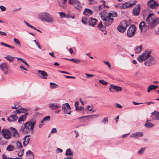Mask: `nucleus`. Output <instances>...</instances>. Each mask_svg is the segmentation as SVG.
I'll return each instance as SVG.
<instances>
[{
	"instance_id": "a878e982",
	"label": "nucleus",
	"mask_w": 159,
	"mask_h": 159,
	"mask_svg": "<svg viewBox=\"0 0 159 159\" xmlns=\"http://www.w3.org/2000/svg\"><path fill=\"white\" fill-rule=\"evenodd\" d=\"M29 136H30L29 135H27L23 138V144L25 146H26L29 143L30 138L29 137Z\"/></svg>"
},
{
	"instance_id": "a18cd8bd",
	"label": "nucleus",
	"mask_w": 159,
	"mask_h": 159,
	"mask_svg": "<svg viewBox=\"0 0 159 159\" xmlns=\"http://www.w3.org/2000/svg\"><path fill=\"white\" fill-rule=\"evenodd\" d=\"M14 41L15 42L16 44L17 45H20V43L19 41L17 39L15 38L14 39Z\"/></svg>"
},
{
	"instance_id": "ea45409f",
	"label": "nucleus",
	"mask_w": 159,
	"mask_h": 159,
	"mask_svg": "<svg viewBox=\"0 0 159 159\" xmlns=\"http://www.w3.org/2000/svg\"><path fill=\"white\" fill-rule=\"evenodd\" d=\"M50 87L52 89L58 87V86L55 83L51 82L50 83Z\"/></svg>"
},
{
	"instance_id": "a211bd4d",
	"label": "nucleus",
	"mask_w": 159,
	"mask_h": 159,
	"mask_svg": "<svg viewBox=\"0 0 159 159\" xmlns=\"http://www.w3.org/2000/svg\"><path fill=\"white\" fill-rule=\"evenodd\" d=\"M122 89L121 87L115 86L113 84L111 85L109 88L110 91L111 92H113V90L118 92L121 91Z\"/></svg>"
},
{
	"instance_id": "7ed1b4c3",
	"label": "nucleus",
	"mask_w": 159,
	"mask_h": 159,
	"mask_svg": "<svg viewBox=\"0 0 159 159\" xmlns=\"http://www.w3.org/2000/svg\"><path fill=\"white\" fill-rule=\"evenodd\" d=\"M102 20L104 21L103 24L106 26L111 25L113 22L114 19L110 18L105 14H102L101 16Z\"/></svg>"
},
{
	"instance_id": "0eeeda50",
	"label": "nucleus",
	"mask_w": 159,
	"mask_h": 159,
	"mask_svg": "<svg viewBox=\"0 0 159 159\" xmlns=\"http://www.w3.org/2000/svg\"><path fill=\"white\" fill-rule=\"evenodd\" d=\"M156 61L155 58L150 55V54H149V57L144 62V65L148 66L156 64Z\"/></svg>"
},
{
	"instance_id": "aec40b11",
	"label": "nucleus",
	"mask_w": 159,
	"mask_h": 159,
	"mask_svg": "<svg viewBox=\"0 0 159 159\" xmlns=\"http://www.w3.org/2000/svg\"><path fill=\"white\" fill-rule=\"evenodd\" d=\"M143 136V133L142 132H136L131 134V137L138 138Z\"/></svg>"
},
{
	"instance_id": "3c124183",
	"label": "nucleus",
	"mask_w": 159,
	"mask_h": 159,
	"mask_svg": "<svg viewBox=\"0 0 159 159\" xmlns=\"http://www.w3.org/2000/svg\"><path fill=\"white\" fill-rule=\"evenodd\" d=\"M57 132V129L56 128H53L52 129L51 133H55Z\"/></svg>"
},
{
	"instance_id": "f3484780",
	"label": "nucleus",
	"mask_w": 159,
	"mask_h": 159,
	"mask_svg": "<svg viewBox=\"0 0 159 159\" xmlns=\"http://www.w3.org/2000/svg\"><path fill=\"white\" fill-rule=\"evenodd\" d=\"M140 10V5L137 4L136 7H134L133 10V14L134 16H138L139 15Z\"/></svg>"
},
{
	"instance_id": "f03ea898",
	"label": "nucleus",
	"mask_w": 159,
	"mask_h": 159,
	"mask_svg": "<svg viewBox=\"0 0 159 159\" xmlns=\"http://www.w3.org/2000/svg\"><path fill=\"white\" fill-rule=\"evenodd\" d=\"M39 18L43 21L52 23L54 21V19L52 16L47 12H43L39 14Z\"/></svg>"
},
{
	"instance_id": "052dcab7",
	"label": "nucleus",
	"mask_w": 159,
	"mask_h": 159,
	"mask_svg": "<svg viewBox=\"0 0 159 159\" xmlns=\"http://www.w3.org/2000/svg\"><path fill=\"white\" fill-rule=\"evenodd\" d=\"M24 22H25V24L28 27L31 28L32 25H30L29 23L28 22H26L25 20H24Z\"/></svg>"
},
{
	"instance_id": "f704fd0d",
	"label": "nucleus",
	"mask_w": 159,
	"mask_h": 159,
	"mask_svg": "<svg viewBox=\"0 0 159 159\" xmlns=\"http://www.w3.org/2000/svg\"><path fill=\"white\" fill-rule=\"evenodd\" d=\"M152 116H153L155 119L157 120H159V112H156L155 111L154 112L152 113Z\"/></svg>"
},
{
	"instance_id": "473e14b6",
	"label": "nucleus",
	"mask_w": 159,
	"mask_h": 159,
	"mask_svg": "<svg viewBox=\"0 0 159 159\" xmlns=\"http://www.w3.org/2000/svg\"><path fill=\"white\" fill-rule=\"evenodd\" d=\"M89 17L88 16H84L83 17L82 19V22L84 24H87V20Z\"/></svg>"
},
{
	"instance_id": "9d476101",
	"label": "nucleus",
	"mask_w": 159,
	"mask_h": 159,
	"mask_svg": "<svg viewBox=\"0 0 159 159\" xmlns=\"http://www.w3.org/2000/svg\"><path fill=\"white\" fill-rule=\"evenodd\" d=\"M12 109H15L16 110L13 111V113H16V112L18 114H20L21 112H24L28 109H25L23 108L21 106L19 105H15L14 107H11Z\"/></svg>"
},
{
	"instance_id": "f257e3e1",
	"label": "nucleus",
	"mask_w": 159,
	"mask_h": 159,
	"mask_svg": "<svg viewBox=\"0 0 159 159\" xmlns=\"http://www.w3.org/2000/svg\"><path fill=\"white\" fill-rule=\"evenodd\" d=\"M36 122V120L35 118L31 119L29 121L25 122L21 126L20 129V131L26 134L31 131L33 133Z\"/></svg>"
},
{
	"instance_id": "6e6d98bb",
	"label": "nucleus",
	"mask_w": 159,
	"mask_h": 159,
	"mask_svg": "<svg viewBox=\"0 0 159 159\" xmlns=\"http://www.w3.org/2000/svg\"><path fill=\"white\" fill-rule=\"evenodd\" d=\"M0 8L1 9V11H5L6 9V7L3 6H0Z\"/></svg>"
},
{
	"instance_id": "bb28decb",
	"label": "nucleus",
	"mask_w": 159,
	"mask_h": 159,
	"mask_svg": "<svg viewBox=\"0 0 159 159\" xmlns=\"http://www.w3.org/2000/svg\"><path fill=\"white\" fill-rule=\"evenodd\" d=\"M26 154L29 157V159H33L34 158V154L31 151H28L26 152Z\"/></svg>"
},
{
	"instance_id": "de8ad7c7",
	"label": "nucleus",
	"mask_w": 159,
	"mask_h": 159,
	"mask_svg": "<svg viewBox=\"0 0 159 159\" xmlns=\"http://www.w3.org/2000/svg\"><path fill=\"white\" fill-rule=\"evenodd\" d=\"M59 13L60 17L61 18H64L66 16V14L63 12H60Z\"/></svg>"
},
{
	"instance_id": "e433bc0d",
	"label": "nucleus",
	"mask_w": 159,
	"mask_h": 159,
	"mask_svg": "<svg viewBox=\"0 0 159 159\" xmlns=\"http://www.w3.org/2000/svg\"><path fill=\"white\" fill-rule=\"evenodd\" d=\"M65 154L66 156H68L70 155H73V152L71 151L70 149L68 148L66 150Z\"/></svg>"
},
{
	"instance_id": "7c9ffc66",
	"label": "nucleus",
	"mask_w": 159,
	"mask_h": 159,
	"mask_svg": "<svg viewBox=\"0 0 159 159\" xmlns=\"http://www.w3.org/2000/svg\"><path fill=\"white\" fill-rule=\"evenodd\" d=\"M142 45H141L139 47H136L134 49L135 52L136 53H139L142 50Z\"/></svg>"
},
{
	"instance_id": "338daca9",
	"label": "nucleus",
	"mask_w": 159,
	"mask_h": 159,
	"mask_svg": "<svg viewBox=\"0 0 159 159\" xmlns=\"http://www.w3.org/2000/svg\"><path fill=\"white\" fill-rule=\"evenodd\" d=\"M49 54L50 55V56L54 57H55L54 56V53L53 52H50L49 53Z\"/></svg>"
},
{
	"instance_id": "ddd939ff",
	"label": "nucleus",
	"mask_w": 159,
	"mask_h": 159,
	"mask_svg": "<svg viewBox=\"0 0 159 159\" xmlns=\"http://www.w3.org/2000/svg\"><path fill=\"white\" fill-rule=\"evenodd\" d=\"M2 136L7 139H10V131L6 129H3L1 132Z\"/></svg>"
},
{
	"instance_id": "c85d7f7f",
	"label": "nucleus",
	"mask_w": 159,
	"mask_h": 159,
	"mask_svg": "<svg viewBox=\"0 0 159 159\" xmlns=\"http://www.w3.org/2000/svg\"><path fill=\"white\" fill-rule=\"evenodd\" d=\"M158 88V86L157 85H150L148 87L147 89V91L148 93H149L150 92V91L152 90L156 89Z\"/></svg>"
},
{
	"instance_id": "4be33fe9",
	"label": "nucleus",
	"mask_w": 159,
	"mask_h": 159,
	"mask_svg": "<svg viewBox=\"0 0 159 159\" xmlns=\"http://www.w3.org/2000/svg\"><path fill=\"white\" fill-rule=\"evenodd\" d=\"M97 21V20L96 19L90 17L89 21V25L93 27L96 24Z\"/></svg>"
},
{
	"instance_id": "cd10ccee",
	"label": "nucleus",
	"mask_w": 159,
	"mask_h": 159,
	"mask_svg": "<svg viewBox=\"0 0 159 159\" xmlns=\"http://www.w3.org/2000/svg\"><path fill=\"white\" fill-rule=\"evenodd\" d=\"M98 27L102 31H105L106 29L105 26L102 25V22L101 21L100 22L98 25Z\"/></svg>"
},
{
	"instance_id": "69168bd1",
	"label": "nucleus",
	"mask_w": 159,
	"mask_h": 159,
	"mask_svg": "<svg viewBox=\"0 0 159 159\" xmlns=\"http://www.w3.org/2000/svg\"><path fill=\"white\" fill-rule=\"evenodd\" d=\"M3 159H10V158H7V155H5V154H4L2 155Z\"/></svg>"
},
{
	"instance_id": "8fccbe9b",
	"label": "nucleus",
	"mask_w": 159,
	"mask_h": 159,
	"mask_svg": "<svg viewBox=\"0 0 159 159\" xmlns=\"http://www.w3.org/2000/svg\"><path fill=\"white\" fill-rule=\"evenodd\" d=\"M81 62V60L80 59H74L73 62L76 64H79Z\"/></svg>"
},
{
	"instance_id": "c9c22d12",
	"label": "nucleus",
	"mask_w": 159,
	"mask_h": 159,
	"mask_svg": "<svg viewBox=\"0 0 159 159\" xmlns=\"http://www.w3.org/2000/svg\"><path fill=\"white\" fill-rule=\"evenodd\" d=\"M98 116V115H90L87 116H83L82 117H80L79 118H81L82 117H88V118H91L93 119V118H97Z\"/></svg>"
},
{
	"instance_id": "412c9836",
	"label": "nucleus",
	"mask_w": 159,
	"mask_h": 159,
	"mask_svg": "<svg viewBox=\"0 0 159 159\" xmlns=\"http://www.w3.org/2000/svg\"><path fill=\"white\" fill-rule=\"evenodd\" d=\"M28 115V113H25L24 115L21 116L18 118V122L21 123V121H25L27 118Z\"/></svg>"
},
{
	"instance_id": "423d86ee",
	"label": "nucleus",
	"mask_w": 159,
	"mask_h": 159,
	"mask_svg": "<svg viewBox=\"0 0 159 159\" xmlns=\"http://www.w3.org/2000/svg\"><path fill=\"white\" fill-rule=\"evenodd\" d=\"M154 15V13H149L146 20V21L147 23L148 24H149L151 26V29H153L156 26L157 24V21L156 20H153L152 22H151V20L149 19V18H151V16Z\"/></svg>"
},
{
	"instance_id": "c03bdc74",
	"label": "nucleus",
	"mask_w": 159,
	"mask_h": 159,
	"mask_svg": "<svg viewBox=\"0 0 159 159\" xmlns=\"http://www.w3.org/2000/svg\"><path fill=\"white\" fill-rule=\"evenodd\" d=\"M99 82L100 83L103 85H107V82L103 80H99Z\"/></svg>"
},
{
	"instance_id": "6ab92c4d",
	"label": "nucleus",
	"mask_w": 159,
	"mask_h": 159,
	"mask_svg": "<svg viewBox=\"0 0 159 159\" xmlns=\"http://www.w3.org/2000/svg\"><path fill=\"white\" fill-rule=\"evenodd\" d=\"M11 130L12 131V135L13 137L16 138H18L20 137L19 134L16 128L11 127Z\"/></svg>"
},
{
	"instance_id": "37998d69",
	"label": "nucleus",
	"mask_w": 159,
	"mask_h": 159,
	"mask_svg": "<svg viewBox=\"0 0 159 159\" xmlns=\"http://www.w3.org/2000/svg\"><path fill=\"white\" fill-rule=\"evenodd\" d=\"M16 145L17 147L19 148H20L22 147V145L21 143L19 141L17 142Z\"/></svg>"
},
{
	"instance_id": "5fc2aeb1",
	"label": "nucleus",
	"mask_w": 159,
	"mask_h": 159,
	"mask_svg": "<svg viewBox=\"0 0 159 159\" xmlns=\"http://www.w3.org/2000/svg\"><path fill=\"white\" fill-rule=\"evenodd\" d=\"M104 63H105L108 66V68H111V66L110 64L109 63V62L108 61H104Z\"/></svg>"
},
{
	"instance_id": "dca6fc26",
	"label": "nucleus",
	"mask_w": 159,
	"mask_h": 159,
	"mask_svg": "<svg viewBox=\"0 0 159 159\" xmlns=\"http://www.w3.org/2000/svg\"><path fill=\"white\" fill-rule=\"evenodd\" d=\"M0 68L5 74H6L8 73L9 69L6 63H1L0 65Z\"/></svg>"
},
{
	"instance_id": "1a4fd4ad",
	"label": "nucleus",
	"mask_w": 159,
	"mask_h": 159,
	"mask_svg": "<svg viewBox=\"0 0 159 159\" xmlns=\"http://www.w3.org/2000/svg\"><path fill=\"white\" fill-rule=\"evenodd\" d=\"M136 30V27L134 25H131L128 28L127 33V35L128 37H131L135 34Z\"/></svg>"
},
{
	"instance_id": "5701e85b",
	"label": "nucleus",
	"mask_w": 159,
	"mask_h": 159,
	"mask_svg": "<svg viewBox=\"0 0 159 159\" xmlns=\"http://www.w3.org/2000/svg\"><path fill=\"white\" fill-rule=\"evenodd\" d=\"M93 13V11L90 9L88 8H85L83 12V14L85 16H89L92 15Z\"/></svg>"
},
{
	"instance_id": "603ef678",
	"label": "nucleus",
	"mask_w": 159,
	"mask_h": 159,
	"mask_svg": "<svg viewBox=\"0 0 159 159\" xmlns=\"http://www.w3.org/2000/svg\"><path fill=\"white\" fill-rule=\"evenodd\" d=\"M108 119L107 117H106L102 121V122L104 123H107L108 122Z\"/></svg>"
},
{
	"instance_id": "6e6552de",
	"label": "nucleus",
	"mask_w": 159,
	"mask_h": 159,
	"mask_svg": "<svg viewBox=\"0 0 159 159\" xmlns=\"http://www.w3.org/2000/svg\"><path fill=\"white\" fill-rule=\"evenodd\" d=\"M68 3L70 5H73L76 9L79 10H81L82 9L80 2L78 0H69Z\"/></svg>"
},
{
	"instance_id": "4468645a",
	"label": "nucleus",
	"mask_w": 159,
	"mask_h": 159,
	"mask_svg": "<svg viewBox=\"0 0 159 159\" xmlns=\"http://www.w3.org/2000/svg\"><path fill=\"white\" fill-rule=\"evenodd\" d=\"M148 6L152 9L155 8L159 6L158 3L154 0H150L147 3Z\"/></svg>"
},
{
	"instance_id": "79ce46f5",
	"label": "nucleus",
	"mask_w": 159,
	"mask_h": 159,
	"mask_svg": "<svg viewBox=\"0 0 159 159\" xmlns=\"http://www.w3.org/2000/svg\"><path fill=\"white\" fill-rule=\"evenodd\" d=\"M146 148H142L138 152V153L139 154H143Z\"/></svg>"
},
{
	"instance_id": "09e8293b",
	"label": "nucleus",
	"mask_w": 159,
	"mask_h": 159,
	"mask_svg": "<svg viewBox=\"0 0 159 159\" xmlns=\"http://www.w3.org/2000/svg\"><path fill=\"white\" fill-rule=\"evenodd\" d=\"M24 152V150H21V151H20L18 153V156L19 157L22 156H23V153Z\"/></svg>"
},
{
	"instance_id": "4c0bfd02",
	"label": "nucleus",
	"mask_w": 159,
	"mask_h": 159,
	"mask_svg": "<svg viewBox=\"0 0 159 159\" xmlns=\"http://www.w3.org/2000/svg\"><path fill=\"white\" fill-rule=\"evenodd\" d=\"M50 116H48L45 117L41 121V123H44L45 121H49L50 120Z\"/></svg>"
},
{
	"instance_id": "0e129e2a",
	"label": "nucleus",
	"mask_w": 159,
	"mask_h": 159,
	"mask_svg": "<svg viewBox=\"0 0 159 159\" xmlns=\"http://www.w3.org/2000/svg\"><path fill=\"white\" fill-rule=\"evenodd\" d=\"M75 134H76L75 137L76 138L77 137L79 136V133L76 131V130H75L74 131Z\"/></svg>"
},
{
	"instance_id": "4d7b16f0",
	"label": "nucleus",
	"mask_w": 159,
	"mask_h": 159,
	"mask_svg": "<svg viewBox=\"0 0 159 159\" xmlns=\"http://www.w3.org/2000/svg\"><path fill=\"white\" fill-rule=\"evenodd\" d=\"M1 44H2V45H3L5 46L6 47H8L9 48H10V45H8L7 44L4 43L3 42H1Z\"/></svg>"
},
{
	"instance_id": "393cba45",
	"label": "nucleus",
	"mask_w": 159,
	"mask_h": 159,
	"mask_svg": "<svg viewBox=\"0 0 159 159\" xmlns=\"http://www.w3.org/2000/svg\"><path fill=\"white\" fill-rule=\"evenodd\" d=\"M49 106L52 110L56 109L60 107V106L57 103H50L49 104Z\"/></svg>"
},
{
	"instance_id": "e2e57ef3",
	"label": "nucleus",
	"mask_w": 159,
	"mask_h": 159,
	"mask_svg": "<svg viewBox=\"0 0 159 159\" xmlns=\"http://www.w3.org/2000/svg\"><path fill=\"white\" fill-rule=\"evenodd\" d=\"M34 42H35L36 43V44H37V46H38V48L39 49H41V47H40L39 44L38 43V42H37L36 40H34Z\"/></svg>"
},
{
	"instance_id": "20e7f679",
	"label": "nucleus",
	"mask_w": 159,
	"mask_h": 159,
	"mask_svg": "<svg viewBox=\"0 0 159 159\" xmlns=\"http://www.w3.org/2000/svg\"><path fill=\"white\" fill-rule=\"evenodd\" d=\"M151 51L148 52L145 51L143 54L139 56L137 58V60L140 62L142 63L143 61H146L149 57Z\"/></svg>"
},
{
	"instance_id": "c756f323",
	"label": "nucleus",
	"mask_w": 159,
	"mask_h": 159,
	"mask_svg": "<svg viewBox=\"0 0 159 159\" xmlns=\"http://www.w3.org/2000/svg\"><path fill=\"white\" fill-rule=\"evenodd\" d=\"M107 16L110 18H111V17H116L117 16V12L115 11H112L111 12L107 14Z\"/></svg>"
},
{
	"instance_id": "864d4df0",
	"label": "nucleus",
	"mask_w": 159,
	"mask_h": 159,
	"mask_svg": "<svg viewBox=\"0 0 159 159\" xmlns=\"http://www.w3.org/2000/svg\"><path fill=\"white\" fill-rule=\"evenodd\" d=\"M116 107L119 108H121L122 107L120 104L118 103H116L115 104Z\"/></svg>"
},
{
	"instance_id": "774afa93",
	"label": "nucleus",
	"mask_w": 159,
	"mask_h": 159,
	"mask_svg": "<svg viewBox=\"0 0 159 159\" xmlns=\"http://www.w3.org/2000/svg\"><path fill=\"white\" fill-rule=\"evenodd\" d=\"M69 51L71 54H72L74 53V52L72 48H70L69 49Z\"/></svg>"
},
{
	"instance_id": "39448f33",
	"label": "nucleus",
	"mask_w": 159,
	"mask_h": 159,
	"mask_svg": "<svg viewBox=\"0 0 159 159\" xmlns=\"http://www.w3.org/2000/svg\"><path fill=\"white\" fill-rule=\"evenodd\" d=\"M129 25L127 22L123 21L121 22L117 27V30L120 33H124L127 27Z\"/></svg>"
},
{
	"instance_id": "680f3d73",
	"label": "nucleus",
	"mask_w": 159,
	"mask_h": 159,
	"mask_svg": "<svg viewBox=\"0 0 159 159\" xmlns=\"http://www.w3.org/2000/svg\"><path fill=\"white\" fill-rule=\"evenodd\" d=\"M20 67L21 69L24 70H26V71L28 70L23 66H20Z\"/></svg>"
},
{
	"instance_id": "13d9d810",
	"label": "nucleus",
	"mask_w": 159,
	"mask_h": 159,
	"mask_svg": "<svg viewBox=\"0 0 159 159\" xmlns=\"http://www.w3.org/2000/svg\"><path fill=\"white\" fill-rule=\"evenodd\" d=\"M64 76H65L66 78H71V79H75V77H74V76H66V75H64Z\"/></svg>"
},
{
	"instance_id": "9b49d317",
	"label": "nucleus",
	"mask_w": 159,
	"mask_h": 159,
	"mask_svg": "<svg viewBox=\"0 0 159 159\" xmlns=\"http://www.w3.org/2000/svg\"><path fill=\"white\" fill-rule=\"evenodd\" d=\"M62 109L65 114L70 115L71 112L70 106L67 103H64L62 105Z\"/></svg>"
},
{
	"instance_id": "bf43d9fd",
	"label": "nucleus",
	"mask_w": 159,
	"mask_h": 159,
	"mask_svg": "<svg viewBox=\"0 0 159 159\" xmlns=\"http://www.w3.org/2000/svg\"><path fill=\"white\" fill-rule=\"evenodd\" d=\"M85 75L87 76V78H90L94 76V75L92 74H86Z\"/></svg>"
},
{
	"instance_id": "2eb2a0df",
	"label": "nucleus",
	"mask_w": 159,
	"mask_h": 159,
	"mask_svg": "<svg viewBox=\"0 0 159 159\" xmlns=\"http://www.w3.org/2000/svg\"><path fill=\"white\" fill-rule=\"evenodd\" d=\"M139 26L141 32H145L149 28V27L145 24V22L144 21H142L140 23Z\"/></svg>"
},
{
	"instance_id": "72a5a7b5",
	"label": "nucleus",
	"mask_w": 159,
	"mask_h": 159,
	"mask_svg": "<svg viewBox=\"0 0 159 159\" xmlns=\"http://www.w3.org/2000/svg\"><path fill=\"white\" fill-rule=\"evenodd\" d=\"M17 118L18 116L16 115V114L11 115V122L15 121L17 120Z\"/></svg>"
},
{
	"instance_id": "a19ab883",
	"label": "nucleus",
	"mask_w": 159,
	"mask_h": 159,
	"mask_svg": "<svg viewBox=\"0 0 159 159\" xmlns=\"http://www.w3.org/2000/svg\"><path fill=\"white\" fill-rule=\"evenodd\" d=\"M115 7L118 9H123L121 3H119L115 5Z\"/></svg>"
},
{
	"instance_id": "58836bf2",
	"label": "nucleus",
	"mask_w": 159,
	"mask_h": 159,
	"mask_svg": "<svg viewBox=\"0 0 159 159\" xmlns=\"http://www.w3.org/2000/svg\"><path fill=\"white\" fill-rule=\"evenodd\" d=\"M16 58L18 59H19L22 62L24 63L26 66L28 68H29V65L26 62V61L25 59L17 57Z\"/></svg>"
},
{
	"instance_id": "2f4dec72",
	"label": "nucleus",
	"mask_w": 159,
	"mask_h": 159,
	"mask_svg": "<svg viewBox=\"0 0 159 159\" xmlns=\"http://www.w3.org/2000/svg\"><path fill=\"white\" fill-rule=\"evenodd\" d=\"M149 121V120H147L144 125L146 127L148 128H150L153 127L154 125L153 124H152L151 122H149L148 121Z\"/></svg>"
},
{
	"instance_id": "49530a36",
	"label": "nucleus",
	"mask_w": 159,
	"mask_h": 159,
	"mask_svg": "<svg viewBox=\"0 0 159 159\" xmlns=\"http://www.w3.org/2000/svg\"><path fill=\"white\" fill-rule=\"evenodd\" d=\"M79 104V102L78 101H76L75 103V109H76V110H77V111L78 110V109L79 108V107L78 106Z\"/></svg>"
},
{
	"instance_id": "b1692460",
	"label": "nucleus",
	"mask_w": 159,
	"mask_h": 159,
	"mask_svg": "<svg viewBox=\"0 0 159 159\" xmlns=\"http://www.w3.org/2000/svg\"><path fill=\"white\" fill-rule=\"evenodd\" d=\"M38 73L40 74L42 76V77L39 76L41 78L45 79H47V77L48 76V75L45 71L39 70L38 71Z\"/></svg>"
},
{
	"instance_id": "f8f14e48",
	"label": "nucleus",
	"mask_w": 159,
	"mask_h": 159,
	"mask_svg": "<svg viewBox=\"0 0 159 159\" xmlns=\"http://www.w3.org/2000/svg\"><path fill=\"white\" fill-rule=\"evenodd\" d=\"M137 1L136 0L130 1L122 4L123 9L131 7L136 4Z\"/></svg>"
}]
</instances>
